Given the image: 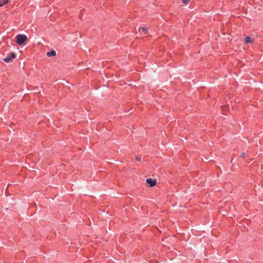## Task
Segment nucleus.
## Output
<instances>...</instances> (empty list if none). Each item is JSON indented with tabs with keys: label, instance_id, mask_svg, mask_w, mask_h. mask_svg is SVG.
Listing matches in <instances>:
<instances>
[{
	"label": "nucleus",
	"instance_id": "f257e3e1",
	"mask_svg": "<svg viewBox=\"0 0 263 263\" xmlns=\"http://www.w3.org/2000/svg\"><path fill=\"white\" fill-rule=\"evenodd\" d=\"M16 42L19 45H22L27 40V37L24 34H18L16 37Z\"/></svg>",
	"mask_w": 263,
	"mask_h": 263
},
{
	"label": "nucleus",
	"instance_id": "f03ea898",
	"mask_svg": "<svg viewBox=\"0 0 263 263\" xmlns=\"http://www.w3.org/2000/svg\"><path fill=\"white\" fill-rule=\"evenodd\" d=\"M16 57V54L14 53H12L8 57L4 59V61L6 63L11 62L14 58Z\"/></svg>",
	"mask_w": 263,
	"mask_h": 263
},
{
	"label": "nucleus",
	"instance_id": "7ed1b4c3",
	"mask_svg": "<svg viewBox=\"0 0 263 263\" xmlns=\"http://www.w3.org/2000/svg\"><path fill=\"white\" fill-rule=\"evenodd\" d=\"M146 181L148 184H149L151 187L154 186L156 184V180L151 178H147Z\"/></svg>",
	"mask_w": 263,
	"mask_h": 263
},
{
	"label": "nucleus",
	"instance_id": "20e7f679",
	"mask_svg": "<svg viewBox=\"0 0 263 263\" xmlns=\"http://www.w3.org/2000/svg\"><path fill=\"white\" fill-rule=\"evenodd\" d=\"M254 39L250 37V36H246L245 38L244 42L245 44H252L254 42Z\"/></svg>",
	"mask_w": 263,
	"mask_h": 263
},
{
	"label": "nucleus",
	"instance_id": "39448f33",
	"mask_svg": "<svg viewBox=\"0 0 263 263\" xmlns=\"http://www.w3.org/2000/svg\"><path fill=\"white\" fill-rule=\"evenodd\" d=\"M138 31L140 33H142L143 32H144V33H143V34H146L148 33L147 29L146 28H144V27H140L138 29Z\"/></svg>",
	"mask_w": 263,
	"mask_h": 263
},
{
	"label": "nucleus",
	"instance_id": "423d86ee",
	"mask_svg": "<svg viewBox=\"0 0 263 263\" xmlns=\"http://www.w3.org/2000/svg\"><path fill=\"white\" fill-rule=\"evenodd\" d=\"M55 54H56V52L54 50H52L50 52H48L47 53V55L48 57L54 56V55H55Z\"/></svg>",
	"mask_w": 263,
	"mask_h": 263
},
{
	"label": "nucleus",
	"instance_id": "0eeeda50",
	"mask_svg": "<svg viewBox=\"0 0 263 263\" xmlns=\"http://www.w3.org/2000/svg\"><path fill=\"white\" fill-rule=\"evenodd\" d=\"M8 0H3V1L0 0V6H3L5 4H7Z\"/></svg>",
	"mask_w": 263,
	"mask_h": 263
},
{
	"label": "nucleus",
	"instance_id": "6e6552de",
	"mask_svg": "<svg viewBox=\"0 0 263 263\" xmlns=\"http://www.w3.org/2000/svg\"><path fill=\"white\" fill-rule=\"evenodd\" d=\"M190 2V0H182V2L184 4H187Z\"/></svg>",
	"mask_w": 263,
	"mask_h": 263
},
{
	"label": "nucleus",
	"instance_id": "1a4fd4ad",
	"mask_svg": "<svg viewBox=\"0 0 263 263\" xmlns=\"http://www.w3.org/2000/svg\"><path fill=\"white\" fill-rule=\"evenodd\" d=\"M136 159L137 161H141V158L140 157H139V156H137L136 157Z\"/></svg>",
	"mask_w": 263,
	"mask_h": 263
},
{
	"label": "nucleus",
	"instance_id": "9d476101",
	"mask_svg": "<svg viewBox=\"0 0 263 263\" xmlns=\"http://www.w3.org/2000/svg\"><path fill=\"white\" fill-rule=\"evenodd\" d=\"M245 156V153H241V156L242 157H244Z\"/></svg>",
	"mask_w": 263,
	"mask_h": 263
}]
</instances>
